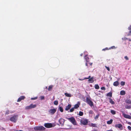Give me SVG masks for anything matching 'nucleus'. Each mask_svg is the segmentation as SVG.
<instances>
[{
	"label": "nucleus",
	"mask_w": 131,
	"mask_h": 131,
	"mask_svg": "<svg viewBox=\"0 0 131 131\" xmlns=\"http://www.w3.org/2000/svg\"><path fill=\"white\" fill-rule=\"evenodd\" d=\"M88 121L87 119L84 118H82L80 121L81 124L84 125H86L88 123Z\"/></svg>",
	"instance_id": "nucleus-5"
},
{
	"label": "nucleus",
	"mask_w": 131,
	"mask_h": 131,
	"mask_svg": "<svg viewBox=\"0 0 131 131\" xmlns=\"http://www.w3.org/2000/svg\"><path fill=\"white\" fill-rule=\"evenodd\" d=\"M125 107L126 109H129L131 108V106L130 105H126L125 106Z\"/></svg>",
	"instance_id": "nucleus-23"
},
{
	"label": "nucleus",
	"mask_w": 131,
	"mask_h": 131,
	"mask_svg": "<svg viewBox=\"0 0 131 131\" xmlns=\"http://www.w3.org/2000/svg\"><path fill=\"white\" fill-rule=\"evenodd\" d=\"M125 82L124 81H122L121 82V84L122 85V86H124L125 85Z\"/></svg>",
	"instance_id": "nucleus-31"
},
{
	"label": "nucleus",
	"mask_w": 131,
	"mask_h": 131,
	"mask_svg": "<svg viewBox=\"0 0 131 131\" xmlns=\"http://www.w3.org/2000/svg\"><path fill=\"white\" fill-rule=\"evenodd\" d=\"M128 29L130 30L129 32L130 33H131V25L128 28Z\"/></svg>",
	"instance_id": "nucleus-35"
},
{
	"label": "nucleus",
	"mask_w": 131,
	"mask_h": 131,
	"mask_svg": "<svg viewBox=\"0 0 131 131\" xmlns=\"http://www.w3.org/2000/svg\"><path fill=\"white\" fill-rule=\"evenodd\" d=\"M95 87L96 89H98L99 88V86L97 84H95Z\"/></svg>",
	"instance_id": "nucleus-26"
},
{
	"label": "nucleus",
	"mask_w": 131,
	"mask_h": 131,
	"mask_svg": "<svg viewBox=\"0 0 131 131\" xmlns=\"http://www.w3.org/2000/svg\"><path fill=\"white\" fill-rule=\"evenodd\" d=\"M130 46H131V45H130Z\"/></svg>",
	"instance_id": "nucleus-55"
},
{
	"label": "nucleus",
	"mask_w": 131,
	"mask_h": 131,
	"mask_svg": "<svg viewBox=\"0 0 131 131\" xmlns=\"http://www.w3.org/2000/svg\"><path fill=\"white\" fill-rule=\"evenodd\" d=\"M45 128L43 126H41V130H44Z\"/></svg>",
	"instance_id": "nucleus-46"
},
{
	"label": "nucleus",
	"mask_w": 131,
	"mask_h": 131,
	"mask_svg": "<svg viewBox=\"0 0 131 131\" xmlns=\"http://www.w3.org/2000/svg\"><path fill=\"white\" fill-rule=\"evenodd\" d=\"M91 98L90 97H88L86 98V102L88 103L91 107L93 106V103L91 100Z\"/></svg>",
	"instance_id": "nucleus-3"
},
{
	"label": "nucleus",
	"mask_w": 131,
	"mask_h": 131,
	"mask_svg": "<svg viewBox=\"0 0 131 131\" xmlns=\"http://www.w3.org/2000/svg\"><path fill=\"white\" fill-rule=\"evenodd\" d=\"M120 93L121 95H124L125 94V92L124 91L122 90L121 91Z\"/></svg>",
	"instance_id": "nucleus-20"
},
{
	"label": "nucleus",
	"mask_w": 131,
	"mask_h": 131,
	"mask_svg": "<svg viewBox=\"0 0 131 131\" xmlns=\"http://www.w3.org/2000/svg\"><path fill=\"white\" fill-rule=\"evenodd\" d=\"M87 52H85L84 53V54H85V57H84L85 59L86 60L87 62H88L89 61V58L88 57H86V56H87Z\"/></svg>",
	"instance_id": "nucleus-13"
},
{
	"label": "nucleus",
	"mask_w": 131,
	"mask_h": 131,
	"mask_svg": "<svg viewBox=\"0 0 131 131\" xmlns=\"http://www.w3.org/2000/svg\"><path fill=\"white\" fill-rule=\"evenodd\" d=\"M44 97L43 96H41V100L43 99H44Z\"/></svg>",
	"instance_id": "nucleus-47"
},
{
	"label": "nucleus",
	"mask_w": 131,
	"mask_h": 131,
	"mask_svg": "<svg viewBox=\"0 0 131 131\" xmlns=\"http://www.w3.org/2000/svg\"><path fill=\"white\" fill-rule=\"evenodd\" d=\"M67 119L71 122L73 125H77V123L74 118L73 117L67 118Z\"/></svg>",
	"instance_id": "nucleus-1"
},
{
	"label": "nucleus",
	"mask_w": 131,
	"mask_h": 131,
	"mask_svg": "<svg viewBox=\"0 0 131 131\" xmlns=\"http://www.w3.org/2000/svg\"><path fill=\"white\" fill-rule=\"evenodd\" d=\"M71 104H69L67 106L65 110L66 111L68 110L71 107Z\"/></svg>",
	"instance_id": "nucleus-18"
},
{
	"label": "nucleus",
	"mask_w": 131,
	"mask_h": 131,
	"mask_svg": "<svg viewBox=\"0 0 131 131\" xmlns=\"http://www.w3.org/2000/svg\"><path fill=\"white\" fill-rule=\"evenodd\" d=\"M64 94L67 97H70L72 96L71 94L67 93H65Z\"/></svg>",
	"instance_id": "nucleus-16"
},
{
	"label": "nucleus",
	"mask_w": 131,
	"mask_h": 131,
	"mask_svg": "<svg viewBox=\"0 0 131 131\" xmlns=\"http://www.w3.org/2000/svg\"><path fill=\"white\" fill-rule=\"evenodd\" d=\"M116 48L114 46H113L111 47V48H110V49H115Z\"/></svg>",
	"instance_id": "nucleus-45"
},
{
	"label": "nucleus",
	"mask_w": 131,
	"mask_h": 131,
	"mask_svg": "<svg viewBox=\"0 0 131 131\" xmlns=\"http://www.w3.org/2000/svg\"><path fill=\"white\" fill-rule=\"evenodd\" d=\"M53 87L52 85H50L49 86L48 88V91H50L52 90V88Z\"/></svg>",
	"instance_id": "nucleus-21"
},
{
	"label": "nucleus",
	"mask_w": 131,
	"mask_h": 131,
	"mask_svg": "<svg viewBox=\"0 0 131 131\" xmlns=\"http://www.w3.org/2000/svg\"><path fill=\"white\" fill-rule=\"evenodd\" d=\"M83 113L82 112L80 111L79 112V115L80 116H82L83 115Z\"/></svg>",
	"instance_id": "nucleus-29"
},
{
	"label": "nucleus",
	"mask_w": 131,
	"mask_h": 131,
	"mask_svg": "<svg viewBox=\"0 0 131 131\" xmlns=\"http://www.w3.org/2000/svg\"><path fill=\"white\" fill-rule=\"evenodd\" d=\"M111 113L113 115L115 114L116 113L115 111L113 110H111Z\"/></svg>",
	"instance_id": "nucleus-28"
},
{
	"label": "nucleus",
	"mask_w": 131,
	"mask_h": 131,
	"mask_svg": "<svg viewBox=\"0 0 131 131\" xmlns=\"http://www.w3.org/2000/svg\"><path fill=\"white\" fill-rule=\"evenodd\" d=\"M25 98V97L24 96H21L18 99L17 101V102H19L22 100H24Z\"/></svg>",
	"instance_id": "nucleus-11"
},
{
	"label": "nucleus",
	"mask_w": 131,
	"mask_h": 131,
	"mask_svg": "<svg viewBox=\"0 0 131 131\" xmlns=\"http://www.w3.org/2000/svg\"><path fill=\"white\" fill-rule=\"evenodd\" d=\"M92 63H90V65H92Z\"/></svg>",
	"instance_id": "nucleus-51"
},
{
	"label": "nucleus",
	"mask_w": 131,
	"mask_h": 131,
	"mask_svg": "<svg viewBox=\"0 0 131 131\" xmlns=\"http://www.w3.org/2000/svg\"><path fill=\"white\" fill-rule=\"evenodd\" d=\"M99 114H98L97 115H96L95 117L94 118V119H97L99 117Z\"/></svg>",
	"instance_id": "nucleus-37"
},
{
	"label": "nucleus",
	"mask_w": 131,
	"mask_h": 131,
	"mask_svg": "<svg viewBox=\"0 0 131 131\" xmlns=\"http://www.w3.org/2000/svg\"><path fill=\"white\" fill-rule=\"evenodd\" d=\"M59 110L61 111V112H63V108L61 107H59Z\"/></svg>",
	"instance_id": "nucleus-25"
},
{
	"label": "nucleus",
	"mask_w": 131,
	"mask_h": 131,
	"mask_svg": "<svg viewBox=\"0 0 131 131\" xmlns=\"http://www.w3.org/2000/svg\"><path fill=\"white\" fill-rule=\"evenodd\" d=\"M109 102L110 103L113 104H114V102L113 101L112 99H109Z\"/></svg>",
	"instance_id": "nucleus-24"
},
{
	"label": "nucleus",
	"mask_w": 131,
	"mask_h": 131,
	"mask_svg": "<svg viewBox=\"0 0 131 131\" xmlns=\"http://www.w3.org/2000/svg\"><path fill=\"white\" fill-rule=\"evenodd\" d=\"M64 121V119L62 118H60L58 120V122H59L60 125L61 126H62L63 125Z\"/></svg>",
	"instance_id": "nucleus-8"
},
{
	"label": "nucleus",
	"mask_w": 131,
	"mask_h": 131,
	"mask_svg": "<svg viewBox=\"0 0 131 131\" xmlns=\"http://www.w3.org/2000/svg\"><path fill=\"white\" fill-rule=\"evenodd\" d=\"M54 104L55 105H57L58 104V102L57 101H55L54 102Z\"/></svg>",
	"instance_id": "nucleus-30"
},
{
	"label": "nucleus",
	"mask_w": 131,
	"mask_h": 131,
	"mask_svg": "<svg viewBox=\"0 0 131 131\" xmlns=\"http://www.w3.org/2000/svg\"><path fill=\"white\" fill-rule=\"evenodd\" d=\"M105 67L107 69L108 71H110V69L108 67H107L106 66H105Z\"/></svg>",
	"instance_id": "nucleus-40"
},
{
	"label": "nucleus",
	"mask_w": 131,
	"mask_h": 131,
	"mask_svg": "<svg viewBox=\"0 0 131 131\" xmlns=\"http://www.w3.org/2000/svg\"><path fill=\"white\" fill-rule=\"evenodd\" d=\"M110 131L109 130H107V131Z\"/></svg>",
	"instance_id": "nucleus-54"
},
{
	"label": "nucleus",
	"mask_w": 131,
	"mask_h": 131,
	"mask_svg": "<svg viewBox=\"0 0 131 131\" xmlns=\"http://www.w3.org/2000/svg\"><path fill=\"white\" fill-rule=\"evenodd\" d=\"M35 130L36 131L41 130V126H36L34 128Z\"/></svg>",
	"instance_id": "nucleus-10"
},
{
	"label": "nucleus",
	"mask_w": 131,
	"mask_h": 131,
	"mask_svg": "<svg viewBox=\"0 0 131 131\" xmlns=\"http://www.w3.org/2000/svg\"><path fill=\"white\" fill-rule=\"evenodd\" d=\"M124 58L126 60H128L129 59L127 57V56H125L124 57Z\"/></svg>",
	"instance_id": "nucleus-41"
},
{
	"label": "nucleus",
	"mask_w": 131,
	"mask_h": 131,
	"mask_svg": "<svg viewBox=\"0 0 131 131\" xmlns=\"http://www.w3.org/2000/svg\"><path fill=\"white\" fill-rule=\"evenodd\" d=\"M119 84V83L118 81H116L114 82L113 83V85L114 86H118Z\"/></svg>",
	"instance_id": "nucleus-19"
},
{
	"label": "nucleus",
	"mask_w": 131,
	"mask_h": 131,
	"mask_svg": "<svg viewBox=\"0 0 131 131\" xmlns=\"http://www.w3.org/2000/svg\"><path fill=\"white\" fill-rule=\"evenodd\" d=\"M80 55H81V56H82L83 54L82 53Z\"/></svg>",
	"instance_id": "nucleus-49"
},
{
	"label": "nucleus",
	"mask_w": 131,
	"mask_h": 131,
	"mask_svg": "<svg viewBox=\"0 0 131 131\" xmlns=\"http://www.w3.org/2000/svg\"><path fill=\"white\" fill-rule=\"evenodd\" d=\"M125 102L128 104H131V100L130 99H127L125 101Z\"/></svg>",
	"instance_id": "nucleus-17"
},
{
	"label": "nucleus",
	"mask_w": 131,
	"mask_h": 131,
	"mask_svg": "<svg viewBox=\"0 0 131 131\" xmlns=\"http://www.w3.org/2000/svg\"><path fill=\"white\" fill-rule=\"evenodd\" d=\"M123 115L124 117L125 118L129 119L131 118V117L129 115L126 114L125 113H123Z\"/></svg>",
	"instance_id": "nucleus-12"
},
{
	"label": "nucleus",
	"mask_w": 131,
	"mask_h": 131,
	"mask_svg": "<svg viewBox=\"0 0 131 131\" xmlns=\"http://www.w3.org/2000/svg\"><path fill=\"white\" fill-rule=\"evenodd\" d=\"M127 128L129 130L131 131V127L130 126H128Z\"/></svg>",
	"instance_id": "nucleus-43"
},
{
	"label": "nucleus",
	"mask_w": 131,
	"mask_h": 131,
	"mask_svg": "<svg viewBox=\"0 0 131 131\" xmlns=\"http://www.w3.org/2000/svg\"><path fill=\"white\" fill-rule=\"evenodd\" d=\"M9 114V111L8 110L6 112H5V114Z\"/></svg>",
	"instance_id": "nucleus-39"
},
{
	"label": "nucleus",
	"mask_w": 131,
	"mask_h": 131,
	"mask_svg": "<svg viewBox=\"0 0 131 131\" xmlns=\"http://www.w3.org/2000/svg\"><path fill=\"white\" fill-rule=\"evenodd\" d=\"M36 106V104H31L30 105L27 106L25 107V109L26 110H29L30 109L33 108H35Z\"/></svg>",
	"instance_id": "nucleus-7"
},
{
	"label": "nucleus",
	"mask_w": 131,
	"mask_h": 131,
	"mask_svg": "<svg viewBox=\"0 0 131 131\" xmlns=\"http://www.w3.org/2000/svg\"><path fill=\"white\" fill-rule=\"evenodd\" d=\"M129 41H131V40L130 39H129Z\"/></svg>",
	"instance_id": "nucleus-52"
},
{
	"label": "nucleus",
	"mask_w": 131,
	"mask_h": 131,
	"mask_svg": "<svg viewBox=\"0 0 131 131\" xmlns=\"http://www.w3.org/2000/svg\"><path fill=\"white\" fill-rule=\"evenodd\" d=\"M127 123L131 126V123L128 122Z\"/></svg>",
	"instance_id": "nucleus-48"
},
{
	"label": "nucleus",
	"mask_w": 131,
	"mask_h": 131,
	"mask_svg": "<svg viewBox=\"0 0 131 131\" xmlns=\"http://www.w3.org/2000/svg\"><path fill=\"white\" fill-rule=\"evenodd\" d=\"M89 113L90 114H92L93 113V112L91 110H90L89 112Z\"/></svg>",
	"instance_id": "nucleus-34"
},
{
	"label": "nucleus",
	"mask_w": 131,
	"mask_h": 131,
	"mask_svg": "<svg viewBox=\"0 0 131 131\" xmlns=\"http://www.w3.org/2000/svg\"><path fill=\"white\" fill-rule=\"evenodd\" d=\"M94 79L92 77L90 79L88 80V81L90 83H92L94 82Z\"/></svg>",
	"instance_id": "nucleus-15"
},
{
	"label": "nucleus",
	"mask_w": 131,
	"mask_h": 131,
	"mask_svg": "<svg viewBox=\"0 0 131 131\" xmlns=\"http://www.w3.org/2000/svg\"><path fill=\"white\" fill-rule=\"evenodd\" d=\"M37 97H32L31 98V100H35L37 99Z\"/></svg>",
	"instance_id": "nucleus-33"
},
{
	"label": "nucleus",
	"mask_w": 131,
	"mask_h": 131,
	"mask_svg": "<svg viewBox=\"0 0 131 131\" xmlns=\"http://www.w3.org/2000/svg\"><path fill=\"white\" fill-rule=\"evenodd\" d=\"M86 66H88L87 63H86Z\"/></svg>",
	"instance_id": "nucleus-50"
},
{
	"label": "nucleus",
	"mask_w": 131,
	"mask_h": 131,
	"mask_svg": "<svg viewBox=\"0 0 131 131\" xmlns=\"http://www.w3.org/2000/svg\"><path fill=\"white\" fill-rule=\"evenodd\" d=\"M107 96L110 97H111L112 96V93L111 92H109L107 94Z\"/></svg>",
	"instance_id": "nucleus-27"
},
{
	"label": "nucleus",
	"mask_w": 131,
	"mask_h": 131,
	"mask_svg": "<svg viewBox=\"0 0 131 131\" xmlns=\"http://www.w3.org/2000/svg\"><path fill=\"white\" fill-rule=\"evenodd\" d=\"M74 107L72 108L71 109H70V112H73L74 110Z\"/></svg>",
	"instance_id": "nucleus-32"
},
{
	"label": "nucleus",
	"mask_w": 131,
	"mask_h": 131,
	"mask_svg": "<svg viewBox=\"0 0 131 131\" xmlns=\"http://www.w3.org/2000/svg\"><path fill=\"white\" fill-rule=\"evenodd\" d=\"M56 125L54 123H47L44 124V126L47 128H50L53 127Z\"/></svg>",
	"instance_id": "nucleus-2"
},
{
	"label": "nucleus",
	"mask_w": 131,
	"mask_h": 131,
	"mask_svg": "<svg viewBox=\"0 0 131 131\" xmlns=\"http://www.w3.org/2000/svg\"><path fill=\"white\" fill-rule=\"evenodd\" d=\"M113 122V120L112 119H110V121H108L107 122V123L108 124H111Z\"/></svg>",
	"instance_id": "nucleus-22"
},
{
	"label": "nucleus",
	"mask_w": 131,
	"mask_h": 131,
	"mask_svg": "<svg viewBox=\"0 0 131 131\" xmlns=\"http://www.w3.org/2000/svg\"><path fill=\"white\" fill-rule=\"evenodd\" d=\"M101 89L102 90H105V88L104 87H102L101 88Z\"/></svg>",
	"instance_id": "nucleus-44"
},
{
	"label": "nucleus",
	"mask_w": 131,
	"mask_h": 131,
	"mask_svg": "<svg viewBox=\"0 0 131 131\" xmlns=\"http://www.w3.org/2000/svg\"><path fill=\"white\" fill-rule=\"evenodd\" d=\"M90 77V76H89L88 78H84L82 80H81V79H79V80H84V79H89Z\"/></svg>",
	"instance_id": "nucleus-36"
},
{
	"label": "nucleus",
	"mask_w": 131,
	"mask_h": 131,
	"mask_svg": "<svg viewBox=\"0 0 131 131\" xmlns=\"http://www.w3.org/2000/svg\"><path fill=\"white\" fill-rule=\"evenodd\" d=\"M80 105V103L78 102L77 103L75 104L74 106V108L76 109L79 107V105Z\"/></svg>",
	"instance_id": "nucleus-14"
},
{
	"label": "nucleus",
	"mask_w": 131,
	"mask_h": 131,
	"mask_svg": "<svg viewBox=\"0 0 131 131\" xmlns=\"http://www.w3.org/2000/svg\"><path fill=\"white\" fill-rule=\"evenodd\" d=\"M57 110V108L50 109L48 110V112L50 114L53 115L56 112Z\"/></svg>",
	"instance_id": "nucleus-6"
},
{
	"label": "nucleus",
	"mask_w": 131,
	"mask_h": 131,
	"mask_svg": "<svg viewBox=\"0 0 131 131\" xmlns=\"http://www.w3.org/2000/svg\"><path fill=\"white\" fill-rule=\"evenodd\" d=\"M105 50V49H103V50Z\"/></svg>",
	"instance_id": "nucleus-53"
},
{
	"label": "nucleus",
	"mask_w": 131,
	"mask_h": 131,
	"mask_svg": "<svg viewBox=\"0 0 131 131\" xmlns=\"http://www.w3.org/2000/svg\"><path fill=\"white\" fill-rule=\"evenodd\" d=\"M122 39L123 40H126L127 39L125 37L122 38Z\"/></svg>",
	"instance_id": "nucleus-42"
},
{
	"label": "nucleus",
	"mask_w": 131,
	"mask_h": 131,
	"mask_svg": "<svg viewBox=\"0 0 131 131\" xmlns=\"http://www.w3.org/2000/svg\"><path fill=\"white\" fill-rule=\"evenodd\" d=\"M91 126L93 127H95L96 126V124H91Z\"/></svg>",
	"instance_id": "nucleus-38"
},
{
	"label": "nucleus",
	"mask_w": 131,
	"mask_h": 131,
	"mask_svg": "<svg viewBox=\"0 0 131 131\" xmlns=\"http://www.w3.org/2000/svg\"><path fill=\"white\" fill-rule=\"evenodd\" d=\"M116 127H118L121 130H122L123 129V127L122 125L121 124H116L115 125Z\"/></svg>",
	"instance_id": "nucleus-9"
},
{
	"label": "nucleus",
	"mask_w": 131,
	"mask_h": 131,
	"mask_svg": "<svg viewBox=\"0 0 131 131\" xmlns=\"http://www.w3.org/2000/svg\"><path fill=\"white\" fill-rule=\"evenodd\" d=\"M18 117L17 115H14L10 118V120L12 122L16 123L17 119Z\"/></svg>",
	"instance_id": "nucleus-4"
}]
</instances>
